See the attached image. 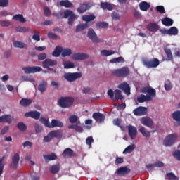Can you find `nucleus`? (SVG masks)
<instances>
[{
    "label": "nucleus",
    "instance_id": "obj_47",
    "mask_svg": "<svg viewBox=\"0 0 180 180\" xmlns=\"http://www.w3.org/2000/svg\"><path fill=\"white\" fill-rule=\"evenodd\" d=\"M87 27H89L88 25V23H84V24H82V25H78L76 27V32H81L85 29H87Z\"/></svg>",
    "mask_w": 180,
    "mask_h": 180
},
{
    "label": "nucleus",
    "instance_id": "obj_17",
    "mask_svg": "<svg viewBox=\"0 0 180 180\" xmlns=\"http://www.w3.org/2000/svg\"><path fill=\"white\" fill-rule=\"evenodd\" d=\"M96 19V16L95 15L91 14L90 15H83L82 16V20L86 22L85 23H87L88 27L92 26L94 25V22H92V20H95Z\"/></svg>",
    "mask_w": 180,
    "mask_h": 180
},
{
    "label": "nucleus",
    "instance_id": "obj_36",
    "mask_svg": "<svg viewBox=\"0 0 180 180\" xmlns=\"http://www.w3.org/2000/svg\"><path fill=\"white\" fill-rule=\"evenodd\" d=\"M61 53H63V47L58 46L52 53V56L53 57H60V54H61Z\"/></svg>",
    "mask_w": 180,
    "mask_h": 180
},
{
    "label": "nucleus",
    "instance_id": "obj_50",
    "mask_svg": "<svg viewBox=\"0 0 180 180\" xmlns=\"http://www.w3.org/2000/svg\"><path fill=\"white\" fill-rule=\"evenodd\" d=\"M17 127L20 130V131H26V130H27V127H26V124L23 122H18Z\"/></svg>",
    "mask_w": 180,
    "mask_h": 180
},
{
    "label": "nucleus",
    "instance_id": "obj_43",
    "mask_svg": "<svg viewBox=\"0 0 180 180\" xmlns=\"http://www.w3.org/2000/svg\"><path fill=\"white\" fill-rule=\"evenodd\" d=\"M178 34V28L176 27H171L168 30V35L169 36H176Z\"/></svg>",
    "mask_w": 180,
    "mask_h": 180
},
{
    "label": "nucleus",
    "instance_id": "obj_45",
    "mask_svg": "<svg viewBox=\"0 0 180 180\" xmlns=\"http://www.w3.org/2000/svg\"><path fill=\"white\" fill-rule=\"evenodd\" d=\"M15 30L20 33H27V32H30V28L21 26L16 27Z\"/></svg>",
    "mask_w": 180,
    "mask_h": 180
},
{
    "label": "nucleus",
    "instance_id": "obj_6",
    "mask_svg": "<svg viewBox=\"0 0 180 180\" xmlns=\"http://www.w3.org/2000/svg\"><path fill=\"white\" fill-rule=\"evenodd\" d=\"M82 77V73L81 72H67L64 75V78L69 82H74L76 79H79Z\"/></svg>",
    "mask_w": 180,
    "mask_h": 180
},
{
    "label": "nucleus",
    "instance_id": "obj_30",
    "mask_svg": "<svg viewBox=\"0 0 180 180\" xmlns=\"http://www.w3.org/2000/svg\"><path fill=\"white\" fill-rule=\"evenodd\" d=\"M51 136H52V139H61L63 137V132L60 130H54L49 132Z\"/></svg>",
    "mask_w": 180,
    "mask_h": 180
},
{
    "label": "nucleus",
    "instance_id": "obj_23",
    "mask_svg": "<svg viewBox=\"0 0 180 180\" xmlns=\"http://www.w3.org/2000/svg\"><path fill=\"white\" fill-rule=\"evenodd\" d=\"M150 8H151V5H150L147 1H141L139 4V8L143 12H147Z\"/></svg>",
    "mask_w": 180,
    "mask_h": 180
},
{
    "label": "nucleus",
    "instance_id": "obj_62",
    "mask_svg": "<svg viewBox=\"0 0 180 180\" xmlns=\"http://www.w3.org/2000/svg\"><path fill=\"white\" fill-rule=\"evenodd\" d=\"M11 25V22L8 20H1L0 21V26L2 27H8V26Z\"/></svg>",
    "mask_w": 180,
    "mask_h": 180
},
{
    "label": "nucleus",
    "instance_id": "obj_54",
    "mask_svg": "<svg viewBox=\"0 0 180 180\" xmlns=\"http://www.w3.org/2000/svg\"><path fill=\"white\" fill-rule=\"evenodd\" d=\"M14 47H16L17 49H25V43L19 41H15L13 43Z\"/></svg>",
    "mask_w": 180,
    "mask_h": 180
},
{
    "label": "nucleus",
    "instance_id": "obj_11",
    "mask_svg": "<svg viewBox=\"0 0 180 180\" xmlns=\"http://www.w3.org/2000/svg\"><path fill=\"white\" fill-rule=\"evenodd\" d=\"M87 36H88L89 39H90V40H91V41H93V43H99V41H101V40H99V38H98L96 33L92 28H90L89 30Z\"/></svg>",
    "mask_w": 180,
    "mask_h": 180
},
{
    "label": "nucleus",
    "instance_id": "obj_48",
    "mask_svg": "<svg viewBox=\"0 0 180 180\" xmlns=\"http://www.w3.org/2000/svg\"><path fill=\"white\" fill-rule=\"evenodd\" d=\"M110 63H111V64H115L116 63H124V58H123V57L120 56L118 58H112L110 60Z\"/></svg>",
    "mask_w": 180,
    "mask_h": 180
},
{
    "label": "nucleus",
    "instance_id": "obj_38",
    "mask_svg": "<svg viewBox=\"0 0 180 180\" xmlns=\"http://www.w3.org/2000/svg\"><path fill=\"white\" fill-rule=\"evenodd\" d=\"M136 149V145L131 144L127 147L123 151V154H130V153H133Z\"/></svg>",
    "mask_w": 180,
    "mask_h": 180
},
{
    "label": "nucleus",
    "instance_id": "obj_64",
    "mask_svg": "<svg viewBox=\"0 0 180 180\" xmlns=\"http://www.w3.org/2000/svg\"><path fill=\"white\" fill-rule=\"evenodd\" d=\"M84 6H86V11H89L92 6H95V4L92 2H84Z\"/></svg>",
    "mask_w": 180,
    "mask_h": 180
},
{
    "label": "nucleus",
    "instance_id": "obj_10",
    "mask_svg": "<svg viewBox=\"0 0 180 180\" xmlns=\"http://www.w3.org/2000/svg\"><path fill=\"white\" fill-rule=\"evenodd\" d=\"M22 70L25 74H34L36 72H40V71H43V68H41L40 66L25 67L22 68Z\"/></svg>",
    "mask_w": 180,
    "mask_h": 180
},
{
    "label": "nucleus",
    "instance_id": "obj_46",
    "mask_svg": "<svg viewBox=\"0 0 180 180\" xmlns=\"http://www.w3.org/2000/svg\"><path fill=\"white\" fill-rule=\"evenodd\" d=\"M71 54H72V52L70 49H62V53H61V56L62 57L70 56Z\"/></svg>",
    "mask_w": 180,
    "mask_h": 180
},
{
    "label": "nucleus",
    "instance_id": "obj_61",
    "mask_svg": "<svg viewBox=\"0 0 180 180\" xmlns=\"http://www.w3.org/2000/svg\"><path fill=\"white\" fill-rule=\"evenodd\" d=\"M53 140V136L50 134V132L47 134V136L44 137V143H50Z\"/></svg>",
    "mask_w": 180,
    "mask_h": 180
},
{
    "label": "nucleus",
    "instance_id": "obj_53",
    "mask_svg": "<svg viewBox=\"0 0 180 180\" xmlns=\"http://www.w3.org/2000/svg\"><path fill=\"white\" fill-rule=\"evenodd\" d=\"M4 160H5V156L0 158V176L4 174V168H5V165L3 163Z\"/></svg>",
    "mask_w": 180,
    "mask_h": 180
},
{
    "label": "nucleus",
    "instance_id": "obj_57",
    "mask_svg": "<svg viewBox=\"0 0 180 180\" xmlns=\"http://www.w3.org/2000/svg\"><path fill=\"white\" fill-rule=\"evenodd\" d=\"M34 33H35L33 36H32V39L35 40V41H40V36H39V34H40V32L39 31H34Z\"/></svg>",
    "mask_w": 180,
    "mask_h": 180
},
{
    "label": "nucleus",
    "instance_id": "obj_34",
    "mask_svg": "<svg viewBox=\"0 0 180 180\" xmlns=\"http://www.w3.org/2000/svg\"><path fill=\"white\" fill-rule=\"evenodd\" d=\"M162 23L165 26H172V25H174V20L166 17L162 20Z\"/></svg>",
    "mask_w": 180,
    "mask_h": 180
},
{
    "label": "nucleus",
    "instance_id": "obj_52",
    "mask_svg": "<svg viewBox=\"0 0 180 180\" xmlns=\"http://www.w3.org/2000/svg\"><path fill=\"white\" fill-rule=\"evenodd\" d=\"M77 12L79 13H85V12H86V7L84 2L82 4L79 8H77Z\"/></svg>",
    "mask_w": 180,
    "mask_h": 180
},
{
    "label": "nucleus",
    "instance_id": "obj_63",
    "mask_svg": "<svg viewBox=\"0 0 180 180\" xmlns=\"http://www.w3.org/2000/svg\"><path fill=\"white\" fill-rule=\"evenodd\" d=\"M156 11L159 12V13H165V8H164V6H158L156 7Z\"/></svg>",
    "mask_w": 180,
    "mask_h": 180
},
{
    "label": "nucleus",
    "instance_id": "obj_25",
    "mask_svg": "<svg viewBox=\"0 0 180 180\" xmlns=\"http://www.w3.org/2000/svg\"><path fill=\"white\" fill-rule=\"evenodd\" d=\"M54 127H64V124L60 120L53 119L51 120V129H53Z\"/></svg>",
    "mask_w": 180,
    "mask_h": 180
},
{
    "label": "nucleus",
    "instance_id": "obj_14",
    "mask_svg": "<svg viewBox=\"0 0 180 180\" xmlns=\"http://www.w3.org/2000/svg\"><path fill=\"white\" fill-rule=\"evenodd\" d=\"M41 115V114L40 113V112L34 110V111L27 112L25 114V117H32V119H34L35 120H39V119H40Z\"/></svg>",
    "mask_w": 180,
    "mask_h": 180
},
{
    "label": "nucleus",
    "instance_id": "obj_59",
    "mask_svg": "<svg viewBox=\"0 0 180 180\" xmlns=\"http://www.w3.org/2000/svg\"><path fill=\"white\" fill-rule=\"evenodd\" d=\"M167 176L169 180H176L178 179V177L176 176L175 174L172 172L167 173Z\"/></svg>",
    "mask_w": 180,
    "mask_h": 180
},
{
    "label": "nucleus",
    "instance_id": "obj_1",
    "mask_svg": "<svg viewBox=\"0 0 180 180\" xmlns=\"http://www.w3.org/2000/svg\"><path fill=\"white\" fill-rule=\"evenodd\" d=\"M112 75L119 77L120 78H124L130 74V69L128 67H122L121 68L115 69L112 72Z\"/></svg>",
    "mask_w": 180,
    "mask_h": 180
},
{
    "label": "nucleus",
    "instance_id": "obj_51",
    "mask_svg": "<svg viewBox=\"0 0 180 180\" xmlns=\"http://www.w3.org/2000/svg\"><path fill=\"white\" fill-rule=\"evenodd\" d=\"M40 122H41V123H43V124H44V126H46V127H49V129H51V124L46 118L41 117Z\"/></svg>",
    "mask_w": 180,
    "mask_h": 180
},
{
    "label": "nucleus",
    "instance_id": "obj_22",
    "mask_svg": "<svg viewBox=\"0 0 180 180\" xmlns=\"http://www.w3.org/2000/svg\"><path fill=\"white\" fill-rule=\"evenodd\" d=\"M63 156L65 157V158H71L75 156V153H74L72 149L68 148L63 152Z\"/></svg>",
    "mask_w": 180,
    "mask_h": 180
},
{
    "label": "nucleus",
    "instance_id": "obj_2",
    "mask_svg": "<svg viewBox=\"0 0 180 180\" xmlns=\"http://www.w3.org/2000/svg\"><path fill=\"white\" fill-rule=\"evenodd\" d=\"M142 63L146 68H157L160 65V60L157 58L153 59H143Z\"/></svg>",
    "mask_w": 180,
    "mask_h": 180
},
{
    "label": "nucleus",
    "instance_id": "obj_20",
    "mask_svg": "<svg viewBox=\"0 0 180 180\" xmlns=\"http://www.w3.org/2000/svg\"><path fill=\"white\" fill-rule=\"evenodd\" d=\"M69 129H73L77 133H82L84 131V128L81 125V121H78L77 124L70 125Z\"/></svg>",
    "mask_w": 180,
    "mask_h": 180
},
{
    "label": "nucleus",
    "instance_id": "obj_8",
    "mask_svg": "<svg viewBox=\"0 0 180 180\" xmlns=\"http://www.w3.org/2000/svg\"><path fill=\"white\" fill-rule=\"evenodd\" d=\"M176 139L177 136L174 134H169L163 141V144L165 147H171V146L175 143Z\"/></svg>",
    "mask_w": 180,
    "mask_h": 180
},
{
    "label": "nucleus",
    "instance_id": "obj_37",
    "mask_svg": "<svg viewBox=\"0 0 180 180\" xmlns=\"http://www.w3.org/2000/svg\"><path fill=\"white\" fill-rule=\"evenodd\" d=\"M44 158L46 162H49V161H53V160H57V155L52 153L51 155H44Z\"/></svg>",
    "mask_w": 180,
    "mask_h": 180
},
{
    "label": "nucleus",
    "instance_id": "obj_39",
    "mask_svg": "<svg viewBox=\"0 0 180 180\" xmlns=\"http://www.w3.org/2000/svg\"><path fill=\"white\" fill-rule=\"evenodd\" d=\"M51 174H58L60 172V165H53L50 167Z\"/></svg>",
    "mask_w": 180,
    "mask_h": 180
},
{
    "label": "nucleus",
    "instance_id": "obj_40",
    "mask_svg": "<svg viewBox=\"0 0 180 180\" xmlns=\"http://www.w3.org/2000/svg\"><path fill=\"white\" fill-rule=\"evenodd\" d=\"M139 131L140 133H141L143 137H151V133L150 132V131H146L144 127H141L139 129Z\"/></svg>",
    "mask_w": 180,
    "mask_h": 180
},
{
    "label": "nucleus",
    "instance_id": "obj_55",
    "mask_svg": "<svg viewBox=\"0 0 180 180\" xmlns=\"http://www.w3.org/2000/svg\"><path fill=\"white\" fill-rule=\"evenodd\" d=\"M79 121V118L77 115H72L69 117V122L72 124L77 123Z\"/></svg>",
    "mask_w": 180,
    "mask_h": 180
},
{
    "label": "nucleus",
    "instance_id": "obj_42",
    "mask_svg": "<svg viewBox=\"0 0 180 180\" xmlns=\"http://www.w3.org/2000/svg\"><path fill=\"white\" fill-rule=\"evenodd\" d=\"M38 89L39 91H40V92H44L46 91V89H47V82L46 81H42L39 86H38Z\"/></svg>",
    "mask_w": 180,
    "mask_h": 180
},
{
    "label": "nucleus",
    "instance_id": "obj_13",
    "mask_svg": "<svg viewBox=\"0 0 180 180\" xmlns=\"http://www.w3.org/2000/svg\"><path fill=\"white\" fill-rule=\"evenodd\" d=\"M133 113L135 116H144V115H147V108L139 106L134 110Z\"/></svg>",
    "mask_w": 180,
    "mask_h": 180
},
{
    "label": "nucleus",
    "instance_id": "obj_29",
    "mask_svg": "<svg viewBox=\"0 0 180 180\" xmlns=\"http://www.w3.org/2000/svg\"><path fill=\"white\" fill-rule=\"evenodd\" d=\"M148 101H151V97L150 96H147L144 94H141V96L137 97V101L139 103H143V102H148Z\"/></svg>",
    "mask_w": 180,
    "mask_h": 180
},
{
    "label": "nucleus",
    "instance_id": "obj_27",
    "mask_svg": "<svg viewBox=\"0 0 180 180\" xmlns=\"http://www.w3.org/2000/svg\"><path fill=\"white\" fill-rule=\"evenodd\" d=\"M20 106H22L23 108H27L32 105V99L30 98H22L20 101Z\"/></svg>",
    "mask_w": 180,
    "mask_h": 180
},
{
    "label": "nucleus",
    "instance_id": "obj_16",
    "mask_svg": "<svg viewBox=\"0 0 180 180\" xmlns=\"http://www.w3.org/2000/svg\"><path fill=\"white\" fill-rule=\"evenodd\" d=\"M130 169L128 168L127 166H123L118 168L116 171L117 175L119 176H124V175H127V174H130Z\"/></svg>",
    "mask_w": 180,
    "mask_h": 180
},
{
    "label": "nucleus",
    "instance_id": "obj_28",
    "mask_svg": "<svg viewBox=\"0 0 180 180\" xmlns=\"http://www.w3.org/2000/svg\"><path fill=\"white\" fill-rule=\"evenodd\" d=\"M12 19L16 22H20V23H25L26 22V18L22 14H16L12 17Z\"/></svg>",
    "mask_w": 180,
    "mask_h": 180
},
{
    "label": "nucleus",
    "instance_id": "obj_12",
    "mask_svg": "<svg viewBox=\"0 0 180 180\" xmlns=\"http://www.w3.org/2000/svg\"><path fill=\"white\" fill-rule=\"evenodd\" d=\"M72 58L75 61H78L81 60H86L89 58V56L84 53H75L72 56Z\"/></svg>",
    "mask_w": 180,
    "mask_h": 180
},
{
    "label": "nucleus",
    "instance_id": "obj_19",
    "mask_svg": "<svg viewBox=\"0 0 180 180\" xmlns=\"http://www.w3.org/2000/svg\"><path fill=\"white\" fill-rule=\"evenodd\" d=\"M118 88L120 89H122L126 94V95H130V85L127 84V82H123L121 83L119 86Z\"/></svg>",
    "mask_w": 180,
    "mask_h": 180
},
{
    "label": "nucleus",
    "instance_id": "obj_41",
    "mask_svg": "<svg viewBox=\"0 0 180 180\" xmlns=\"http://www.w3.org/2000/svg\"><path fill=\"white\" fill-rule=\"evenodd\" d=\"M96 27H98V29H106L109 27V23L106 22H98L96 23Z\"/></svg>",
    "mask_w": 180,
    "mask_h": 180
},
{
    "label": "nucleus",
    "instance_id": "obj_15",
    "mask_svg": "<svg viewBox=\"0 0 180 180\" xmlns=\"http://www.w3.org/2000/svg\"><path fill=\"white\" fill-rule=\"evenodd\" d=\"M128 133L131 140H134L137 137V128L133 125H129Z\"/></svg>",
    "mask_w": 180,
    "mask_h": 180
},
{
    "label": "nucleus",
    "instance_id": "obj_7",
    "mask_svg": "<svg viewBox=\"0 0 180 180\" xmlns=\"http://www.w3.org/2000/svg\"><path fill=\"white\" fill-rule=\"evenodd\" d=\"M141 92L142 94H148L146 96H150V101H153V98H155V96L157 95V93L155 91V89L151 88V87H143L141 89Z\"/></svg>",
    "mask_w": 180,
    "mask_h": 180
},
{
    "label": "nucleus",
    "instance_id": "obj_24",
    "mask_svg": "<svg viewBox=\"0 0 180 180\" xmlns=\"http://www.w3.org/2000/svg\"><path fill=\"white\" fill-rule=\"evenodd\" d=\"M147 29L149 30V32H153V33H155V32L158 31V24L155 22H150L147 25Z\"/></svg>",
    "mask_w": 180,
    "mask_h": 180
},
{
    "label": "nucleus",
    "instance_id": "obj_9",
    "mask_svg": "<svg viewBox=\"0 0 180 180\" xmlns=\"http://www.w3.org/2000/svg\"><path fill=\"white\" fill-rule=\"evenodd\" d=\"M19 161H20V156L19 153H15L11 158V163L10 164V168L11 169H18L19 165Z\"/></svg>",
    "mask_w": 180,
    "mask_h": 180
},
{
    "label": "nucleus",
    "instance_id": "obj_21",
    "mask_svg": "<svg viewBox=\"0 0 180 180\" xmlns=\"http://www.w3.org/2000/svg\"><path fill=\"white\" fill-rule=\"evenodd\" d=\"M141 123L143 126H147V127H153V120L148 117H143L141 119Z\"/></svg>",
    "mask_w": 180,
    "mask_h": 180
},
{
    "label": "nucleus",
    "instance_id": "obj_5",
    "mask_svg": "<svg viewBox=\"0 0 180 180\" xmlns=\"http://www.w3.org/2000/svg\"><path fill=\"white\" fill-rule=\"evenodd\" d=\"M57 60H52V59H46L42 62V67L44 68H46V70H49V71H53L56 72V70L53 68H51V67H57Z\"/></svg>",
    "mask_w": 180,
    "mask_h": 180
},
{
    "label": "nucleus",
    "instance_id": "obj_49",
    "mask_svg": "<svg viewBox=\"0 0 180 180\" xmlns=\"http://www.w3.org/2000/svg\"><path fill=\"white\" fill-rule=\"evenodd\" d=\"M172 118L174 120H176V122H180V111L177 110L174 112L172 114Z\"/></svg>",
    "mask_w": 180,
    "mask_h": 180
},
{
    "label": "nucleus",
    "instance_id": "obj_31",
    "mask_svg": "<svg viewBox=\"0 0 180 180\" xmlns=\"http://www.w3.org/2000/svg\"><path fill=\"white\" fill-rule=\"evenodd\" d=\"M100 6L104 11L105 9L108 11H113V6L108 2H101Z\"/></svg>",
    "mask_w": 180,
    "mask_h": 180
},
{
    "label": "nucleus",
    "instance_id": "obj_56",
    "mask_svg": "<svg viewBox=\"0 0 180 180\" xmlns=\"http://www.w3.org/2000/svg\"><path fill=\"white\" fill-rule=\"evenodd\" d=\"M34 129L37 134H39V133H41V131H43V127L39 124H35Z\"/></svg>",
    "mask_w": 180,
    "mask_h": 180
},
{
    "label": "nucleus",
    "instance_id": "obj_44",
    "mask_svg": "<svg viewBox=\"0 0 180 180\" xmlns=\"http://www.w3.org/2000/svg\"><path fill=\"white\" fill-rule=\"evenodd\" d=\"M165 53L167 55L168 61H171L172 60H174V56H172V52L171 51V49L168 48H165Z\"/></svg>",
    "mask_w": 180,
    "mask_h": 180
},
{
    "label": "nucleus",
    "instance_id": "obj_26",
    "mask_svg": "<svg viewBox=\"0 0 180 180\" xmlns=\"http://www.w3.org/2000/svg\"><path fill=\"white\" fill-rule=\"evenodd\" d=\"M0 121L1 123H8V124H11V123H12V117L11 115L1 116Z\"/></svg>",
    "mask_w": 180,
    "mask_h": 180
},
{
    "label": "nucleus",
    "instance_id": "obj_32",
    "mask_svg": "<svg viewBox=\"0 0 180 180\" xmlns=\"http://www.w3.org/2000/svg\"><path fill=\"white\" fill-rule=\"evenodd\" d=\"M124 97L122 95V91L119 89L115 90V98L113 101H123Z\"/></svg>",
    "mask_w": 180,
    "mask_h": 180
},
{
    "label": "nucleus",
    "instance_id": "obj_35",
    "mask_svg": "<svg viewBox=\"0 0 180 180\" xmlns=\"http://www.w3.org/2000/svg\"><path fill=\"white\" fill-rule=\"evenodd\" d=\"M59 4L60 6H64L65 8H72V6H74L72 3H71V1L69 0H62Z\"/></svg>",
    "mask_w": 180,
    "mask_h": 180
},
{
    "label": "nucleus",
    "instance_id": "obj_18",
    "mask_svg": "<svg viewBox=\"0 0 180 180\" xmlns=\"http://www.w3.org/2000/svg\"><path fill=\"white\" fill-rule=\"evenodd\" d=\"M105 117L103 114L100 112H94L93 113V119L96 120L97 123H103L105 122Z\"/></svg>",
    "mask_w": 180,
    "mask_h": 180
},
{
    "label": "nucleus",
    "instance_id": "obj_3",
    "mask_svg": "<svg viewBox=\"0 0 180 180\" xmlns=\"http://www.w3.org/2000/svg\"><path fill=\"white\" fill-rule=\"evenodd\" d=\"M74 103L72 97H61L58 100V105L60 108H70Z\"/></svg>",
    "mask_w": 180,
    "mask_h": 180
},
{
    "label": "nucleus",
    "instance_id": "obj_60",
    "mask_svg": "<svg viewBox=\"0 0 180 180\" xmlns=\"http://www.w3.org/2000/svg\"><path fill=\"white\" fill-rule=\"evenodd\" d=\"M165 89L166 91H171V89H172V85H171V82H169V80L165 82Z\"/></svg>",
    "mask_w": 180,
    "mask_h": 180
},
{
    "label": "nucleus",
    "instance_id": "obj_4",
    "mask_svg": "<svg viewBox=\"0 0 180 180\" xmlns=\"http://www.w3.org/2000/svg\"><path fill=\"white\" fill-rule=\"evenodd\" d=\"M65 19H68V25L72 26L75 19H78V15H75L71 10H65L63 13Z\"/></svg>",
    "mask_w": 180,
    "mask_h": 180
},
{
    "label": "nucleus",
    "instance_id": "obj_58",
    "mask_svg": "<svg viewBox=\"0 0 180 180\" xmlns=\"http://www.w3.org/2000/svg\"><path fill=\"white\" fill-rule=\"evenodd\" d=\"M64 68L69 69V68H74L75 65L74 63L68 61L65 63H63Z\"/></svg>",
    "mask_w": 180,
    "mask_h": 180
},
{
    "label": "nucleus",
    "instance_id": "obj_33",
    "mask_svg": "<svg viewBox=\"0 0 180 180\" xmlns=\"http://www.w3.org/2000/svg\"><path fill=\"white\" fill-rule=\"evenodd\" d=\"M113 54H115V51L113 50L103 49L101 51V55L103 57H109V56H113Z\"/></svg>",
    "mask_w": 180,
    "mask_h": 180
}]
</instances>
